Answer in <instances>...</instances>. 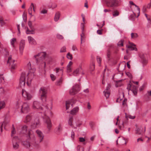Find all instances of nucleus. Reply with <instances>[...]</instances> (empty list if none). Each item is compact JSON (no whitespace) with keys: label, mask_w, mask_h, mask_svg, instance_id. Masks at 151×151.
Segmentation results:
<instances>
[{"label":"nucleus","mask_w":151,"mask_h":151,"mask_svg":"<svg viewBox=\"0 0 151 151\" xmlns=\"http://www.w3.org/2000/svg\"><path fill=\"white\" fill-rule=\"evenodd\" d=\"M32 108L34 109H38L40 113L42 114L41 116L44 121L47 125V129L50 130L52 127V123L48 116L51 115V112L48 110L47 106H41V104L39 101H34L32 105Z\"/></svg>","instance_id":"nucleus-1"},{"label":"nucleus","mask_w":151,"mask_h":151,"mask_svg":"<svg viewBox=\"0 0 151 151\" xmlns=\"http://www.w3.org/2000/svg\"><path fill=\"white\" fill-rule=\"evenodd\" d=\"M36 133L38 137V140H36L35 136L32 130L29 131L28 133V138L29 141H25L23 142L22 145L27 148H29L30 146V143L35 147H37L39 144L41 142L43 139L44 135L42 132L40 130H37Z\"/></svg>","instance_id":"nucleus-2"},{"label":"nucleus","mask_w":151,"mask_h":151,"mask_svg":"<svg viewBox=\"0 0 151 151\" xmlns=\"http://www.w3.org/2000/svg\"><path fill=\"white\" fill-rule=\"evenodd\" d=\"M24 122L30 123L31 127L33 129L37 128L40 125L39 117L36 115H33L32 114H28L26 116Z\"/></svg>","instance_id":"nucleus-3"},{"label":"nucleus","mask_w":151,"mask_h":151,"mask_svg":"<svg viewBox=\"0 0 151 151\" xmlns=\"http://www.w3.org/2000/svg\"><path fill=\"white\" fill-rule=\"evenodd\" d=\"M46 56L45 52H40L35 55L34 57L36 59V63L37 64L42 63L44 60Z\"/></svg>","instance_id":"nucleus-4"},{"label":"nucleus","mask_w":151,"mask_h":151,"mask_svg":"<svg viewBox=\"0 0 151 151\" xmlns=\"http://www.w3.org/2000/svg\"><path fill=\"white\" fill-rule=\"evenodd\" d=\"M47 91L44 87H42L39 90V95L40 99L43 103L46 101Z\"/></svg>","instance_id":"nucleus-5"},{"label":"nucleus","mask_w":151,"mask_h":151,"mask_svg":"<svg viewBox=\"0 0 151 151\" xmlns=\"http://www.w3.org/2000/svg\"><path fill=\"white\" fill-rule=\"evenodd\" d=\"M107 6L109 7H115L119 5V1L117 0H104Z\"/></svg>","instance_id":"nucleus-6"},{"label":"nucleus","mask_w":151,"mask_h":151,"mask_svg":"<svg viewBox=\"0 0 151 151\" xmlns=\"http://www.w3.org/2000/svg\"><path fill=\"white\" fill-rule=\"evenodd\" d=\"M129 93L130 92H132L134 96H136L137 93V87L134 85H132L130 84L128 85L127 87Z\"/></svg>","instance_id":"nucleus-7"},{"label":"nucleus","mask_w":151,"mask_h":151,"mask_svg":"<svg viewBox=\"0 0 151 151\" xmlns=\"http://www.w3.org/2000/svg\"><path fill=\"white\" fill-rule=\"evenodd\" d=\"M15 60H12V56L10 55L9 56L7 60V63L11 65V71L13 73V70L15 69L17 66L16 63H15Z\"/></svg>","instance_id":"nucleus-8"},{"label":"nucleus","mask_w":151,"mask_h":151,"mask_svg":"<svg viewBox=\"0 0 151 151\" xmlns=\"http://www.w3.org/2000/svg\"><path fill=\"white\" fill-rule=\"evenodd\" d=\"M80 90V86L78 84H76L70 90V93L71 95H74L78 93Z\"/></svg>","instance_id":"nucleus-9"},{"label":"nucleus","mask_w":151,"mask_h":151,"mask_svg":"<svg viewBox=\"0 0 151 151\" xmlns=\"http://www.w3.org/2000/svg\"><path fill=\"white\" fill-rule=\"evenodd\" d=\"M12 142L13 148L14 150L18 149L19 147L18 137L16 136L14 137L12 139Z\"/></svg>","instance_id":"nucleus-10"},{"label":"nucleus","mask_w":151,"mask_h":151,"mask_svg":"<svg viewBox=\"0 0 151 151\" xmlns=\"http://www.w3.org/2000/svg\"><path fill=\"white\" fill-rule=\"evenodd\" d=\"M26 74L24 73H22L21 76L19 80V86L21 88L24 87L25 83Z\"/></svg>","instance_id":"nucleus-11"},{"label":"nucleus","mask_w":151,"mask_h":151,"mask_svg":"<svg viewBox=\"0 0 151 151\" xmlns=\"http://www.w3.org/2000/svg\"><path fill=\"white\" fill-rule=\"evenodd\" d=\"M30 110L29 104L27 103H23L21 108V111L23 113H27Z\"/></svg>","instance_id":"nucleus-12"},{"label":"nucleus","mask_w":151,"mask_h":151,"mask_svg":"<svg viewBox=\"0 0 151 151\" xmlns=\"http://www.w3.org/2000/svg\"><path fill=\"white\" fill-rule=\"evenodd\" d=\"M22 95L25 99L27 100L31 99L33 96L32 94L23 89L22 90Z\"/></svg>","instance_id":"nucleus-13"},{"label":"nucleus","mask_w":151,"mask_h":151,"mask_svg":"<svg viewBox=\"0 0 151 151\" xmlns=\"http://www.w3.org/2000/svg\"><path fill=\"white\" fill-rule=\"evenodd\" d=\"M76 102V100L73 99L66 101L65 103L66 109L68 110L69 109L70 107L71 108L73 107V105Z\"/></svg>","instance_id":"nucleus-14"},{"label":"nucleus","mask_w":151,"mask_h":151,"mask_svg":"<svg viewBox=\"0 0 151 151\" xmlns=\"http://www.w3.org/2000/svg\"><path fill=\"white\" fill-rule=\"evenodd\" d=\"M25 45V41L22 40L20 41L19 45V51L21 55H22Z\"/></svg>","instance_id":"nucleus-15"},{"label":"nucleus","mask_w":151,"mask_h":151,"mask_svg":"<svg viewBox=\"0 0 151 151\" xmlns=\"http://www.w3.org/2000/svg\"><path fill=\"white\" fill-rule=\"evenodd\" d=\"M127 47L129 50L136 51L137 50L136 45L132 43H129L128 45H127Z\"/></svg>","instance_id":"nucleus-16"},{"label":"nucleus","mask_w":151,"mask_h":151,"mask_svg":"<svg viewBox=\"0 0 151 151\" xmlns=\"http://www.w3.org/2000/svg\"><path fill=\"white\" fill-rule=\"evenodd\" d=\"M62 125L61 124H59L55 129V132L57 134H59L60 133L62 130Z\"/></svg>","instance_id":"nucleus-17"},{"label":"nucleus","mask_w":151,"mask_h":151,"mask_svg":"<svg viewBox=\"0 0 151 151\" xmlns=\"http://www.w3.org/2000/svg\"><path fill=\"white\" fill-rule=\"evenodd\" d=\"M28 24L31 30H29V29H27L26 31V34H33V32L34 29L32 26V22L30 21H29L28 23Z\"/></svg>","instance_id":"nucleus-18"},{"label":"nucleus","mask_w":151,"mask_h":151,"mask_svg":"<svg viewBox=\"0 0 151 151\" xmlns=\"http://www.w3.org/2000/svg\"><path fill=\"white\" fill-rule=\"evenodd\" d=\"M82 70L81 65H80L78 68H76L74 70L73 73V75L75 76H78Z\"/></svg>","instance_id":"nucleus-19"},{"label":"nucleus","mask_w":151,"mask_h":151,"mask_svg":"<svg viewBox=\"0 0 151 151\" xmlns=\"http://www.w3.org/2000/svg\"><path fill=\"white\" fill-rule=\"evenodd\" d=\"M27 127L26 126H24L22 128V130L21 131V133H22V134H26V133H27V139L28 140H27L26 141H29V138L28 139V137H28V132L29 131H30V130H29L28 132H27Z\"/></svg>","instance_id":"nucleus-20"},{"label":"nucleus","mask_w":151,"mask_h":151,"mask_svg":"<svg viewBox=\"0 0 151 151\" xmlns=\"http://www.w3.org/2000/svg\"><path fill=\"white\" fill-rule=\"evenodd\" d=\"M75 119L73 117H71L68 120V124L73 127L74 124L75 123L74 122Z\"/></svg>","instance_id":"nucleus-21"},{"label":"nucleus","mask_w":151,"mask_h":151,"mask_svg":"<svg viewBox=\"0 0 151 151\" xmlns=\"http://www.w3.org/2000/svg\"><path fill=\"white\" fill-rule=\"evenodd\" d=\"M53 70L55 72L56 75H59L60 74H62L63 72V70L62 69H60L59 68H55Z\"/></svg>","instance_id":"nucleus-22"},{"label":"nucleus","mask_w":151,"mask_h":151,"mask_svg":"<svg viewBox=\"0 0 151 151\" xmlns=\"http://www.w3.org/2000/svg\"><path fill=\"white\" fill-rule=\"evenodd\" d=\"M34 73L31 72V71H29L27 75V76H28V81H27V84L29 85L28 84V81H31V78H32L34 76Z\"/></svg>","instance_id":"nucleus-23"},{"label":"nucleus","mask_w":151,"mask_h":151,"mask_svg":"<svg viewBox=\"0 0 151 151\" xmlns=\"http://www.w3.org/2000/svg\"><path fill=\"white\" fill-rule=\"evenodd\" d=\"M27 39L30 44L33 45H35L36 44V41L33 37L30 36H28Z\"/></svg>","instance_id":"nucleus-24"},{"label":"nucleus","mask_w":151,"mask_h":151,"mask_svg":"<svg viewBox=\"0 0 151 151\" xmlns=\"http://www.w3.org/2000/svg\"><path fill=\"white\" fill-rule=\"evenodd\" d=\"M79 108L76 106L73 109L70 111V113L72 115H75L78 112Z\"/></svg>","instance_id":"nucleus-25"},{"label":"nucleus","mask_w":151,"mask_h":151,"mask_svg":"<svg viewBox=\"0 0 151 151\" xmlns=\"http://www.w3.org/2000/svg\"><path fill=\"white\" fill-rule=\"evenodd\" d=\"M23 104V102L21 100H19L15 103V106L17 108H21Z\"/></svg>","instance_id":"nucleus-26"},{"label":"nucleus","mask_w":151,"mask_h":151,"mask_svg":"<svg viewBox=\"0 0 151 151\" xmlns=\"http://www.w3.org/2000/svg\"><path fill=\"white\" fill-rule=\"evenodd\" d=\"M7 122L6 121H4L3 122L0 123V126L1 132L2 131L3 127H4V128L5 129V127L6 126V125L7 124Z\"/></svg>","instance_id":"nucleus-27"},{"label":"nucleus","mask_w":151,"mask_h":151,"mask_svg":"<svg viewBox=\"0 0 151 151\" xmlns=\"http://www.w3.org/2000/svg\"><path fill=\"white\" fill-rule=\"evenodd\" d=\"M75 123L74 124V127L73 128H76L77 127H80L81 125V124L76 119L75 120Z\"/></svg>","instance_id":"nucleus-28"},{"label":"nucleus","mask_w":151,"mask_h":151,"mask_svg":"<svg viewBox=\"0 0 151 151\" xmlns=\"http://www.w3.org/2000/svg\"><path fill=\"white\" fill-rule=\"evenodd\" d=\"M75 123L74 124V127L73 128H76L77 127H80L81 125V124L76 119L75 120Z\"/></svg>","instance_id":"nucleus-29"},{"label":"nucleus","mask_w":151,"mask_h":151,"mask_svg":"<svg viewBox=\"0 0 151 151\" xmlns=\"http://www.w3.org/2000/svg\"><path fill=\"white\" fill-rule=\"evenodd\" d=\"M75 123L74 124V127L73 128H76L77 127H80L81 125V124L76 119L75 120Z\"/></svg>","instance_id":"nucleus-30"},{"label":"nucleus","mask_w":151,"mask_h":151,"mask_svg":"<svg viewBox=\"0 0 151 151\" xmlns=\"http://www.w3.org/2000/svg\"><path fill=\"white\" fill-rule=\"evenodd\" d=\"M147 85V83L146 82H144L142 85L140 86L139 88V90L140 91H143L146 87Z\"/></svg>","instance_id":"nucleus-31"},{"label":"nucleus","mask_w":151,"mask_h":151,"mask_svg":"<svg viewBox=\"0 0 151 151\" xmlns=\"http://www.w3.org/2000/svg\"><path fill=\"white\" fill-rule=\"evenodd\" d=\"M33 7V4L32 3L28 10V13L31 17L33 16L32 14Z\"/></svg>","instance_id":"nucleus-32"},{"label":"nucleus","mask_w":151,"mask_h":151,"mask_svg":"<svg viewBox=\"0 0 151 151\" xmlns=\"http://www.w3.org/2000/svg\"><path fill=\"white\" fill-rule=\"evenodd\" d=\"M129 3L130 4L134 5L136 7H137V9L138 12V14L137 16V17H138V16L139 15V13H140V12L139 8V7L138 6H137L136 5L134 4L133 3V2L132 1H129Z\"/></svg>","instance_id":"nucleus-33"},{"label":"nucleus","mask_w":151,"mask_h":151,"mask_svg":"<svg viewBox=\"0 0 151 151\" xmlns=\"http://www.w3.org/2000/svg\"><path fill=\"white\" fill-rule=\"evenodd\" d=\"M16 40L15 38H13L10 40L11 45L13 48H14L15 47V46L14 44V43L16 42Z\"/></svg>","instance_id":"nucleus-34"},{"label":"nucleus","mask_w":151,"mask_h":151,"mask_svg":"<svg viewBox=\"0 0 151 151\" xmlns=\"http://www.w3.org/2000/svg\"><path fill=\"white\" fill-rule=\"evenodd\" d=\"M60 13L59 12H57L55 14L54 17V20L55 22H57L60 18Z\"/></svg>","instance_id":"nucleus-35"},{"label":"nucleus","mask_w":151,"mask_h":151,"mask_svg":"<svg viewBox=\"0 0 151 151\" xmlns=\"http://www.w3.org/2000/svg\"><path fill=\"white\" fill-rule=\"evenodd\" d=\"M131 38L132 39H135L138 37V35L137 33H132L131 34Z\"/></svg>","instance_id":"nucleus-36"},{"label":"nucleus","mask_w":151,"mask_h":151,"mask_svg":"<svg viewBox=\"0 0 151 151\" xmlns=\"http://www.w3.org/2000/svg\"><path fill=\"white\" fill-rule=\"evenodd\" d=\"M90 68L91 71H93L95 68L94 63L93 61H92L90 65Z\"/></svg>","instance_id":"nucleus-37"},{"label":"nucleus","mask_w":151,"mask_h":151,"mask_svg":"<svg viewBox=\"0 0 151 151\" xmlns=\"http://www.w3.org/2000/svg\"><path fill=\"white\" fill-rule=\"evenodd\" d=\"M5 106V102L4 101L0 102V110L4 108Z\"/></svg>","instance_id":"nucleus-38"},{"label":"nucleus","mask_w":151,"mask_h":151,"mask_svg":"<svg viewBox=\"0 0 151 151\" xmlns=\"http://www.w3.org/2000/svg\"><path fill=\"white\" fill-rule=\"evenodd\" d=\"M142 129L141 128H138L136 130V133L138 134H141L142 133Z\"/></svg>","instance_id":"nucleus-39"},{"label":"nucleus","mask_w":151,"mask_h":151,"mask_svg":"<svg viewBox=\"0 0 151 151\" xmlns=\"http://www.w3.org/2000/svg\"><path fill=\"white\" fill-rule=\"evenodd\" d=\"M79 140L80 142L83 143V144L84 145L86 144V143L84 142L85 141V139L83 137H80L79 138Z\"/></svg>","instance_id":"nucleus-40"},{"label":"nucleus","mask_w":151,"mask_h":151,"mask_svg":"<svg viewBox=\"0 0 151 151\" xmlns=\"http://www.w3.org/2000/svg\"><path fill=\"white\" fill-rule=\"evenodd\" d=\"M146 95L147 97V100H150V96H151V91H147V93L146 94Z\"/></svg>","instance_id":"nucleus-41"},{"label":"nucleus","mask_w":151,"mask_h":151,"mask_svg":"<svg viewBox=\"0 0 151 151\" xmlns=\"http://www.w3.org/2000/svg\"><path fill=\"white\" fill-rule=\"evenodd\" d=\"M63 81V79L62 78H61L58 80L56 82V84L57 85H60Z\"/></svg>","instance_id":"nucleus-42"},{"label":"nucleus","mask_w":151,"mask_h":151,"mask_svg":"<svg viewBox=\"0 0 151 151\" xmlns=\"http://www.w3.org/2000/svg\"><path fill=\"white\" fill-rule=\"evenodd\" d=\"M104 95L106 97V99L108 98L109 96L110 92L109 91H104Z\"/></svg>","instance_id":"nucleus-43"},{"label":"nucleus","mask_w":151,"mask_h":151,"mask_svg":"<svg viewBox=\"0 0 151 151\" xmlns=\"http://www.w3.org/2000/svg\"><path fill=\"white\" fill-rule=\"evenodd\" d=\"M147 27H149L151 25V18L150 17L149 19H147Z\"/></svg>","instance_id":"nucleus-44"},{"label":"nucleus","mask_w":151,"mask_h":151,"mask_svg":"<svg viewBox=\"0 0 151 151\" xmlns=\"http://www.w3.org/2000/svg\"><path fill=\"white\" fill-rule=\"evenodd\" d=\"M77 149L78 151H84V148L80 145H78Z\"/></svg>","instance_id":"nucleus-45"},{"label":"nucleus","mask_w":151,"mask_h":151,"mask_svg":"<svg viewBox=\"0 0 151 151\" xmlns=\"http://www.w3.org/2000/svg\"><path fill=\"white\" fill-rule=\"evenodd\" d=\"M119 14V13L117 11H114L113 13V16L114 17H116L118 16Z\"/></svg>","instance_id":"nucleus-46"},{"label":"nucleus","mask_w":151,"mask_h":151,"mask_svg":"<svg viewBox=\"0 0 151 151\" xmlns=\"http://www.w3.org/2000/svg\"><path fill=\"white\" fill-rule=\"evenodd\" d=\"M118 126L119 129L121 130L124 127L123 122H122L121 123H119L118 124Z\"/></svg>","instance_id":"nucleus-47"},{"label":"nucleus","mask_w":151,"mask_h":151,"mask_svg":"<svg viewBox=\"0 0 151 151\" xmlns=\"http://www.w3.org/2000/svg\"><path fill=\"white\" fill-rule=\"evenodd\" d=\"M117 45L119 47L122 46L123 45V41L121 40L119 42L117 43Z\"/></svg>","instance_id":"nucleus-48"},{"label":"nucleus","mask_w":151,"mask_h":151,"mask_svg":"<svg viewBox=\"0 0 151 151\" xmlns=\"http://www.w3.org/2000/svg\"><path fill=\"white\" fill-rule=\"evenodd\" d=\"M56 37L57 38L60 40L64 38L63 37L62 35L59 34H57V35Z\"/></svg>","instance_id":"nucleus-49"},{"label":"nucleus","mask_w":151,"mask_h":151,"mask_svg":"<svg viewBox=\"0 0 151 151\" xmlns=\"http://www.w3.org/2000/svg\"><path fill=\"white\" fill-rule=\"evenodd\" d=\"M67 57L68 59L71 60L72 59V55L70 53H68L67 55Z\"/></svg>","instance_id":"nucleus-50"},{"label":"nucleus","mask_w":151,"mask_h":151,"mask_svg":"<svg viewBox=\"0 0 151 151\" xmlns=\"http://www.w3.org/2000/svg\"><path fill=\"white\" fill-rule=\"evenodd\" d=\"M50 77L51 79V80L52 81H54L56 79V77L54 75L51 74H50Z\"/></svg>","instance_id":"nucleus-51"},{"label":"nucleus","mask_w":151,"mask_h":151,"mask_svg":"<svg viewBox=\"0 0 151 151\" xmlns=\"http://www.w3.org/2000/svg\"><path fill=\"white\" fill-rule=\"evenodd\" d=\"M141 62L142 63L143 66H144V65H145L147 62V60L145 58L141 60Z\"/></svg>","instance_id":"nucleus-52"},{"label":"nucleus","mask_w":151,"mask_h":151,"mask_svg":"<svg viewBox=\"0 0 151 151\" xmlns=\"http://www.w3.org/2000/svg\"><path fill=\"white\" fill-rule=\"evenodd\" d=\"M66 51V48L65 46H63L62 47L60 50V52H65Z\"/></svg>","instance_id":"nucleus-53"},{"label":"nucleus","mask_w":151,"mask_h":151,"mask_svg":"<svg viewBox=\"0 0 151 151\" xmlns=\"http://www.w3.org/2000/svg\"><path fill=\"white\" fill-rule=\"evenodd\" d=\"M67 70L68 72H70L71 70V68L70 65H68L67 66Z\"/></svg>","instance_id":"nucleus-54"},{"label":"nucleus","mask_w":151,"mask_h":151,"mask_svg":"<svg viewBox=\"0 0 151 151\" xmlns=\"http://www.w3.org/2000/svg\"><path fill=\"white\" fill-rule=\"evenodd\" d=\"M75 136V134L74 132L73 131H72L71 133V138L73 140L74 139Z\"/></svg>","instance_id":"nucleus-55"},{"label":"nucleus","mask_w":151,"mask_h":151,"mask_svg":"<svg viewBox=\"0 0 151 151\" xmlns=\"http://www.w3.org/2000/svg\"><path fill=\"white\" fill-rule=\"evenodd\" d=\"M81 39L83 40L85 38V34L83 32H82L81 34Z\"/></svg>","instance_id":"nucleus-56"},{"label":"nucleus","mask_w":151,"mask_h":151,"mask_svg":"<svg viewBox=\"0 0 151 151\" xmlns=\"http://www.w3.org/2000/svg\"><path fill=\"white\" fill-rule=\"evenodd\" d=\"M3 74L0 73V83L4 81V79L2 77Z\"/></svg>","instance_id":"nucleus-57"},{"label":"nucleus","mask_w":151,"mask_h":151,"mask_svg":"<svg viewBox=\"0 0 151 151\" xmlns=\"http://www.w3.org/2000/svg\"><path fill=\"white\" fill-rule=\"evenodd\" d=\"M139 57L141 59V60L145 59V55L143 54H140L139 55Z\"/></svg>","instance_id":"nucleus-58"},{"label":"nucleus","mask_w":151,"mask_h":151,"mask_svg":"<svg viewBox=\"0 0 151 151\" xmlns=\"http://www.w3.org/2000/svg\"><path fill=\"white\" fill-rule=\"evenodd\" d=\"M97 60L98 63L99 64V65H100L101 62V59L99 57H97Z\"/></svg>","instance_id":"nucleus-59"},{"label":"nucleus","mask_w":151,"mask_h":151,"mask_svg":"<svg viewBox=\"0 0 151 151\" xmlns=\"http://www.w3.org/2000/svg\"><path fill=\"white\" fill-rule=\"evenodd\" d=\"M128 117L127 116H126V119L124 120V122H123L124 124H126V125H127L128 124Z\"/></svg>","instance_id":"nucleus-60"},{"label":"nucleus","mask_w":151,"mask_h":151,"mask_svg":"<svg viewBox=\"0 0 151 151\" xmlns=\"http://www.w3.org/2000/svg\"><path fill=\"white\" fill-rule=\"evenodd\" d=\"M72 50L73 51H76L78 50V49L76 46L73 45L72 47Z\"/></svg>","instance_id":"nucleus-61"},{"label":"nucleus","mask_w":151,"mask_h":151,"mask_svg":"<svg viewBox=\"0 0 151 151\" xmlns=\"http://www.w3.org/2000/svg\"><path fill=\"white\" fill-rule=\"evenodd\" d=\"M0 23L2 24H4V19L2 17H0Z\"/></svg>","instance_id":"nucleus-62"},{"label":"nucleus","mask_w":151,"mask_h":151,"mask_svg":"<svg viewBox=\"0 0 151 151\" xmlns=\"http://www.w3.org/2000/svg\"><path fill=\"white\" fill-rule=\"evenodd\" d=\"M15 133V129L14 128V127L13 128V129L12 131V133L11 135L12 137L13 136V135Z\"/></svg>","instance_id":"nucleus-63"},{"label":"nucleus","mask_w":151,"mask_h":151,"mask_svg":"<svg viewBox=\"0 0 151 151\" xmlns=\"http://www.w3.org/2000/svg\"><path fill=\"white\" fill-rule=\"evenodd\" d=\"M47 11L46 10L43 9L42 11H41L40 13L41 14H45L47 13Z\"/></svg>","instance_id":"nucleus-64"}]
</instances>
